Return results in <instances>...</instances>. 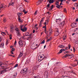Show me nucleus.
<instances>
[{
	"label": "nucleus",
	"mask_w": 78,
	"mask_h": 78,
	"mask_svg": "<svg viewBox=\"0 0 78 78\" xmlns=\"http://www.w3.org/2000/svg\"><path fill=\"white\" fill-rule=\"evenodd\" d=\"M15 30L16 31V33L17 34V38L18 39H20L21 38V35L20 34L19 30V29H18V28H17L15 29Z\"/></svg>",
	"instance_id": "nucleus-1"
},
{
	"label": "nucleus",
	"mask_w": 78,
	"mask_h": 78,
	"mask_svg": "<svg viewBox=\"0 0 78 78\" xmlns=\"http://www.w3.org/2000/svg\"><path fill=\"white\" fill-rule=\"evenodd\" d=\"M28 72V68H25L23 69L20 72V73L21 74H23V73H26Z\"/></svg>",
	"instance_id": "nucleus-2"
},
{
	"label": "nucleus",
	"mask_w": 78,
	"mask_h": 78,
	"mask_svg": "<svg viewBox=\"0 0 78 78\" xmlns=\"http://www.w3.org/2000/svg\"><path fill=\"white\" fill-rule=\"evenodd\" d=\"M64 56L65 58H67V56H72V57H70L69 58V59H71L72 58H73V57H74V55H73V54L70 55L69 54H66V55H65Z\"/></svg>",
	"instance_id": "nucleus-3"
},
{
	"label": "nucleus",
	"mask_w": 78,
	"mask_h": 78,
	"mask_svg": "<svg viewBox=\"0 0 78 78\" xmlns=\"http://www.w3.org/2000/svg\"><path fill=\"white\" fill-rule=\"evenodd\" d=\"M59 30H58V29H57L56 31L55 32V36H58L59 35Z\"/></svg>",
	"instance_id": "nucleus-4"
},
{
	"label": "nucleus",
	"mask_w": 78,
	"mask_h": 78,
	"mask_svg": "<svg viewBox=\"0 0 78 78\" xmlns=\"http://www.w3.org/2000/svg\"><path fill=\"white\" fill-rule=\"evenodd\" d=\"M20 28H21V30L23 32H25V31L27 30V29L26 27H24L23 29H22V26H20Z\"/></svg>",
	"instance_id": "nucleus-5"
},
{
	"label": "nucleus",
	"mask_w": 78,
	"mask_h": 78,
	"mask_svg": "<svg viewBox=\"0 0 78 78\" xmlns=\"http://www.w3.org/2000/svg\"><path fill=\"white\" fill-rule=\"evenodd\" d=\"M8 69L7 68H5V69H4L2 71L0 72V74H2V73H5V72H7V70H6V69Z\"/></svg>",
	"instance_id": "nucleus-6"
},
{
	"label": "nucleus",
	"mask_w": 78,
	"mask_h": 78,
	"mask_svg": "<svg viewBox=\"0 0 78 78\" xmlns=\"http://www.w3.org/2000/svg\"><path fill=\"white\" fill-rule=\"evenodd\" d=\"M23 55V53L20 52V54L19 55L18 57L17 58V59H19V58H20Z\"/></svg>",
	"instance_id": "nucleus-7"
},
{
	"label": "nucleus",
	"mask_w": 78,
	"mask_h": 78,
	"mask_svg": "<svg viewBox=\"0 0 78 78\" xmlns=\"http://www.w3.org/2000/svg\"><path fill=\"white\" fill-rule=\"evenodd\" d=\"M65 49H62L60 50V51H59L58 53L57 54L58 55H59V54H60V53H62V51H65Z\"/></svg>",
	"instance_id": "nucleus-8"
},
{
	"label": "nucleus",
	"mask_w": 78,
	"mask_h": 78,
	"mask_svg": "<svg viewBox=\"0 0 78 78\" xmlns=\"http://www.w3.org/2000/svg\"><path fill=\"white\" fill-rule=\"evenodd\" d=\"M19 43L20 47H22V46H23V43L22 41H20L19 42Z\"/></svg>",
	"instance_id": "nucleus-9"
},
{
	"label": "nucleus",
	"mask_w": 78,
	"mask_h": 78,
	"mask_svg": "<svg viewBox=\"0 0 78 78\" xmlns=\"http://www.w3.org/2000/svg\"><path fill=\"white\" fill-rule=\"evenodd\" d=\"M75 33H76V34H78V27L76 28L74 30Z\"/></svg>",
	"instance_id": "nucleus-10"
},
{
	"label": "nucleus",
	"mask_w": 78,
	"mask_h": 78,
	"mask_svg": "<svg viewBox=\"0 0 78 78\" xmlns=\"http://www.w3.org/2000/svg\"><path fill=\"white\" fill-rule=\"evenodd\" d=\"M3 8H5V7H4V6L3 5H1L0 6V11L3 9Z\"/></svg>",
	"instance_id": "nucleus-11"
},
{
	"label": "nucleus",
	"mask_w": 78,
	"mask_h": 78,
	"mask_svg": "<svg viewBox=\"0 0 78 78\" xmlns=\"http://www.w3.org/2000/svg\"><path fill=\"white\" fill-rule=\"evenodd\" d=\"M58 47H60V48H64L65 46L62 44H61L58 45Z\"/></svg>",
	"instance_id": "nucleus-12"
},
{
	"label": "nucleus",
	"mask_w": 78,
	"mask_h": 78,
	"mask_svg": "<svg viewBox=\"0 0 78 78\" xmlns=\"http://www.w3.org/2000/svg\"><path fill=\"white\" fill-rule=\"evenodd\" d=\"M64 21H63V22L61 23L59 25V26H63V25H64Z\"/></svg>",
	"instance_id": "nucleus-13"
},
{
	"label": "nucleus",
	"mask_w": 78,
	"mask_h": 78,
	"mask_svg": "<svg viewBox=\"0 0 78 78\" xmlns=\"http://www.w3.org/2000/svg\"><path fill=\"white\" fill-rule=\"evenodd\" d=\"M0 47L2 48H4V44L3 43H2L0 45Z\"/></svg>",
	"instance_id": "nucleus-14"
},
{
	"label": "nucleus",
	"mask_w": 78,
	"mask_h": 78,
	"mask_svg": "<svg viewBox=\"0 0 78 78\" xmlns=\"http://www.w3.org/2000/svg\"><path fill=\"white\" fill-rule=\"evenodd\" d=\"M45 18H44V17L43 18L41 21L40 22V24H42V22H43L44 21V19Z\"/></svg>",
	"instance_id": "nucleus-15"
},
{
	"label": "nucleus",
	"mask_w": 78,
	"mask_h": 78,
	"mask_svg": "<svg viewBox=\"0 0 78 78\" xmlns=\"http://www.w3.org/2000/svg\"><path fill=\"white\" fill-rule=\"evenodd\" d=\"M20 11L21 12H23V10H24L23 9L22 7H20Z\"/></svg>",
	"instance_id": "nucleus-16"
},
{
	"label": "nucleus",
	"mask_w": 78,
	"mask_h": 78,
	"mask_svg": "<svg viewBox=\"0 0 78 78\" xmlns=\"http://www.w3.org/2000/svg\"><path fill=\"white\" fill-rule=\"evenodd\" d=\"M67 38V37L66 35H65L63 36V41H65L66 39V38Z\"/></svg>",
	"instance_id": "nucleus-17"
},
{
	"label": "nucleus",
	"mask_w": 78,
	"mask_h": 78,
	"mask_svg": "<svg viewBox=\"0 0 78 78\" xmlns=\"http://www.w3.org/2000/svg\"><path fill=\"white\" fill-rule=\"evenodd\" d=\"M76 23H73V24H72L71 25V27H73V28H74V27H75V25H76Z\"/></svg>",
	"instance_id": "nucleus-18"
},
{
	"label": "nucleus",
	"mask_w": 78,
	"mask_h": 78,
	"mask_svg": "<svg viewBox=\"0 0 78 78\" xmlns=\"http://www.w3.org/2000/svg\"><path fill=\"white\" fill-rule=\"evenodd\" d=\"M25 36H29V33L28 32H27L25 34Z\"/></svg>",
	"instance_id": "nucleus-19"
},
{
	"label": "nucleus",
	"mask_w": 78,
	"mask_h": 78,
	"mask_svg": "<svg viewBox=\"0 0 78 78\" xmlns=\"http://www.w3.org/2000/svg\"><path fill=\"white\" fill-rule=\"evenodd\" d=\"M49 36H51V34H52V31H51V30H49Z\"/></svg>",
	"instance_id": "nucleus-20"
},
{
	"label": "nucleus",
	"mask_w": 78,
	"mask_h": 78,
	"mask_svg": "<svg viewBox=\"0 0 78 78\" xmlns=\"http://www.w3.org/2000/svg\"><path fill=\"white\" fill-rule=\"evenodd\" d=\"M48 2H49V3H53V2L52 1V0H48Z\"/></svg>",
	"instance_id": "nucleus-21"
},
{
	"label": "nucleus",
	"mask_w": 78,
	"mask_h": 78,
	"mask_svg": "<svg viewBox=\"0 0 78 78\" xmlns=\"http://www.w3.org/2000/svg\"><path fill=\"white\" fill-rule=\"evenodd\" d=\"M58 1H57L56 2H55V5H59V0H58Z\"/></svg>",
	"instance_id": "nucleus-22"
},
{
	"label": "nucleus",
	"mask_w": 78,
	"mask_h": 78,
	"mask_svg": "<svg viewBox=\"0 0 78 78\" xmlns=\"http://www.w3.org/2000/svg\"><path fill=\"white\" fill-rule=\"evenodd\" d=\"M56 8H60V5H59V4H57L56 5Z\"/></svg>",
	"instance_id": "nucleus-23"
},
{
	"label": "nucleus",
	"mask_w": 78,
	"mask_h": 78,
	"mask_svg": "<svg viewBox=\"0 0 78 78\" xmlns=\"http://www.w3.org/2000/svg\"><path fill=\"white\" fill-rule=\"evenodd\" d=\"M22 13H18V16H22Z\"/></svg>",
	"instance_id": "nucleus-24"
},
{
	"label": "nucleus",
	"mask_w": 78,
	"mask_h": 78,
	"mask_svg": "<svg viewBox=\"0 0 78 78\" xmlns=\"http://www.w3.org/2000/svg\"><path fill=\"white\" fill-rule=\"evenodd\" d=\"M56 66H59L60 65H61V63H59V62H58L56 63Z\"/></svg>",
	"instance_id": "nucleus-25"
},
{
	"label": "nucleus",
	"mask_w": 78,
	"mask_h": 78,
	"mask_svg": "<svg viewBox=\"0 0 78 78\" xmlns=\"http://www.w3.org/2000/svg\"><path fill=\"white\" fill-rule=\"evenodd\" d=\"M53 5H52L51 7V8L49 9V10H52L53 9Z\"/></svg>",
	"instance_id": "nucleus-26"
},
{
	"label": "nucleus",
	"mask_w": 78,
	"mask_h": 78,
	"mask_svg": "<svg viewBox=\"0 0 78 78\" xmlns=\"http://www.w3.org/2000/svg\"><path fill=\"white\" fill-rule=\"evenodd\" d=\"M13 3H12H12H10L9 4V6H13Z\"/></svg>",
	"instance_id": "nucleus-27"
},
{
	"label": "nucleus",
	"mask_w": 78,
	"mask_h": 78,
	"mask_svg": "<svg viewBox=\"0 0 78 78\" xmlns=\"http://www.w3.org/2000/svg\"><path fill=\"white\" fill-rule=\"evenodd\" d=\"M16 77V76H15V75H14L12 76L11 77V78H15Z\"/></svg>",
	"instance_id": "nucleus-28"
},
{
	"label": "nucleus",
	"mask_w": 78,
	"mask_h": 78,
	"mask_svg": "<svg viewBox=\"0 0 78 78\" xmlns=\"http://www.w3.org/2000/svg\"><path fill=\"white\" fill-rule=\"evenodd\" d=\"M25 11H26V10L25 9L24 10H23V12L25 14H27V12H26Z\"/></svg>",
	"instance_id": "nucleus-29"
},
{
	"label": "nucleus",
	"mask_w": 78,
	"mask_h": 78,
	"mask_svg": "<svg viewBox=\"0 0 78 78\" xmlns=\"http://www.w3.org/2000/svg\"><path fill=\"white\" fill-rule=\"evenodd\" d=\"M10 32L11 33H12L14 31V29H10Z\"/></svg>",
	"instance_id": "nucleus-30"
},
{
	"label": "nucleus",
	"mask_w": 78,
	"mask_h": 78,
	"mask_svg": "<svg viewBox=\"0 0 78 78\" xmlns=\"http://www.w3.org/2000/svg\"><path fill=\"white\" fill-rule=\"evenodd\" d=\"M9 39H10V40H11L12 39V35L11 34L9 36Z\"/></svg>",
	"instance_id": "nucleus-31"
},
{
	"label": "nucleus",
	"mask_w": 78,
	"mask_h": 78,
	"mask_svg": "<svg viewBox=\"0 0 78 78\" xmlns=\"http://www.w3.org/2000/svg\"><path fill=\"white\" fill-rule=\"evenodd\" d=\"M45 43V40H44L42 41V42L41 43V44H44Z\"/></svg>",
	"instance_id": "nucleus-32"
},
{
	"label": "nucleus",
	"mask_w": 78,
	"mask_h": 78,
	"mask_svg": "<svg viewBox=\"0 0 78 78\" xmlns=\"http://www.w3.org/2000/svg\"><path fill=\"white\" fill-rule=\"evenodd\" d=\"M34 78H39V76H34Z\"/></svg>",
	"instance_id": "nucleus-33"
},
{
	"label": "nucleus",
	"mask_w": 78,
	"mask_h": 78,
	"mask_svg": "<svg viewBox=\"0 0 78 78\" xmlns=\"http://www.w3.org/2000/svg\"><path fill=\"white\" fill-rule=\"evenodd\" d=\"M10 29H14V26L13 25H12L10 27Z\"/></svg>",
	"instance_id": "nucleus-34"
},
{
	"label": "nucleus",
	"mask_w": 78,
	"mask_h": 78,
	"mask_svg": "<svg viewBox=\"0 0 78 78\" xmlns=\"http://www.w3.org/2000/svg\"><path fill=\"white\" fill-rule=\"evenodd\" d=\"M61 20V19H56V22H58V20Z\"/></svg>",
	"instance_id": "nucleus-35"
},
{
	"label": "nucleus",
	"mask_w": 78,
	"mask_h": 78,
	"mask_svg": "<svg viewBox=\"0 0 78 78\" xmlns=\"http://www.w3.org/2000/svg\"><path fill=\"white\" fill-rule=\"evenodd\" d=\"M64 12H67V10H66V9H64Z\"/></svg>",
	"instance_id": "nucleus-36"
},
{
	"label": "nucleus",
	"mask_w": 78,
	"mask_h": 78,
	"mask_svg": "<svg viewBox=\"0 0 78 78\" xmlns=\"http://www.w3.org/2000/svg\"><path fill=\"white\" fill-rule=\"evenodd\" d=\"M74 6H78V4H77V3H75L74 4Z\"/></svg>",
	"instance_id": "nucleus-37"
},
{
	"label": "nucleus",
	"mask_w": 78,
	"mask_h": 78,
	"mask_svg": "<svg viewBox=\"0 0 78 78\" xmlns=\"http://www.w3.org/2000/svg\"><path fill=\"white\" fill-rule=\"evenodd\" d=\"M50 4H48L47 6H46V7H47L48 8H50Z\"/></svg>",
	"instance_id": "nucleus-38"
},
{
	"label": "nucleus",
	"mask_w": 78,
	"mask_h": 78,
	"mask_svg": "<svg viewBox=\"0 0 78 78\" xmlns=\"http://www.w3.org/2000/svg\"><path fill=\"white\" fill-rule=\"evenodd\" d=\"M6 19L4 18L3 21V22H4V23L6 22Z\"/></svg>",
	"instance_id": "nucleus-39"
},
{
	"label": "nucleus",
	"mask_w": 78,
	"mask_h": 78,
	"mask_svg": "<svg viewBox=\"0 0 78 78\" xmlns=\"http://www.w3.org/2000/svg\"><path fill=\"white\" fill-rule=\"evenodd\" d=\"M76 66H77V65L76 64L72 65V66H73V67H75Z\"/></svg>",
	"instance_id": "nucleus-40"
},
{
	"label": "nucleus",
	"mask_w": 78,
	"mask_h": 78,
	"mask_svg": "<svg viewBox=\"0 0 78 78\" xmlns=\"http://www.w3.org/2000/svg\"><path fill=\"white\" fill-rule=\"evenodd\" d=\"M18 20H21L20 16H18Z\"/></svg>",
	"instance_id": "nucleus-41"
},
{
	"label": "nucleus",
	"mask_w": 78,
	"mask_h": 78,
	"mask_svg": "<svg viewBox=\"0 0 78 78\" xmlns=\"http://www.w3.org/2000/svg\"><path fill=\"white\" fill-rule=\"evenodd\" d=\"M37 11H36L34 13V15H36L37 14Z\"/></svg>",
	"instance_id": "nucleus-42"
},
{
	"label": "nucleus",
	"mask_w": 78,
	"mask_h": 78,
	"mask_svg": "<svg viewBox=\"0 0 78 78\" xmlns=\"http://www.w3.org/2000/svg\"><path fill=\"white\" fill-rule=\"evenodd\" d=\"M8 44V40H7L6 42V45H7Z\"/></svg>",
	"instance_id": "nucleus-43"
},
{
	"label": "nucleus",
	"mask_w": 78,
	"mask_h": 78,
	"mask_svg": "<svg viewBox=\"0 0 78 78\" xmlns=\"http://www.w3.org/2000/svg\"><path fill=\"white\" fill-rule=\"evenodd\" d=\"M2 33L4 34L5 35H6V33H5V32H2V33H1V34H2Z\"/></svg>",
	"instance_id": "nucleus-44"
},
{
	"label": "nucleus",
	"mask_w": 78,
	"mask_h": 78,
	"mask_svg": "<svg viewBox=\"0 0 78 78\" xmlns=\"http://www.w3.org/2000/svg\"><path fill=\"white\" fill-rule=\"evenodd\" d=\"M56 70V67L54 68V72H55Z\"/></svg>",
	"instance_id": "nucleus-45"
},
{
	"label": "nucleus",
	"mask_w": 78,
	"mask_h": 78,
	"mask_svg": "<svg viewBox=\"0 0 78 78\" xmlns=\"http://www.w3.org/2000/svg\"><path fill=\"white\" fill-rule=\"evenodd\" d=\"M18 66V64H16L14 66V67H16Z\"/></svg>",
	"instance_id": "nucleus-46"
},
{
	"label": "nucleus",
	"mask_w": 78,
	"mask_h": 78,
	"mask_svg": "<svg viewBox=\"0 0 78 78\" xmlns=\"http://www.w3.org/2000/svg\"><path fill=\"white\" fill-rule=\"evenodd\" d=\"M19 22H21V23H22V22H23V21H22V20H19Z\"/></svg>",
	"instance_id": "nucleus-47"
},
{
	"label": "nucleus",
	"mask_w": 78,
	"mask_h": 78,
	"mask_svg": "<svg viewBox=\"0 0 78 78\" xmlns=\"http://www.w3.org/2000/svg\"><path fill=\"white\" fill-rule=\"evenodd\" d=\"M38 61H39V62H40V61H42V60H41V59H39V57L38 58Z\"/></svg>",
	"instance_id": "nucleus-48"
},
{
	"label": "nucleus",
	"mask_w": 78,
	"mask_h": 78,
	"mask_svg": "<svg viewBox=\"0 0 78 78\" xmlns=\"http://www.w3.org/2000/svg\"><path fill=\"white\" fill-rule=\"evenodd\" d=\"M73 52H75V48H74V47L73 48Z\"/></svg>",
	"instance_id": "nucleus-49"
},
{
	"label": "nucleus",
	"mask_w": 78,
	"mask_h": 78,
	"mask_svg": "<svg viewBox=\"0 0 78 78\" xmlns=\"http://www.w3.org/2000/svg\"><path fill=\"white\" fill-rule=\"evenodd\" d=\"M9 56H12L13 57H15V56L14 55H9Z\"/></svg>",
	"instance_id": "nucleus-50"
},
{
	"label": "nucleus",
	"mask_w": 78,
	"mask_h": 78,
	"mask_svg": "<svg viewBox=\"0 0 78 78\" xmlns=\"http://www.w3.org/2000/svg\"><path fill=\"white\" fill-rule=\"evenodd\" d=\"M69 53V52L68 51H66L64 52V54H66V53Z\"/></svg>",
	"instance_id": "nucleus-51"
},
{
	"label": "nucleus",
	"mask_w": 78,
	"mask_h": 78,
	"mask_svg": "<svg viewBox=\"0 0 78 78\" xmlns=\"http://www.w3.org/2000/svg\"><path fill=\"white\" fill-rule=\"evenodd\" d=\"M63 78H67V76H65L63 77Z\"/></svg>",
	"instance_id": "nucleus-52"
},
{
	"label": "nucleus",
	"mask_w": 78,
	"mask_h": 78,
	"mask_svg": "<svg viewBox=\"0 0 78 78\" xmlns=\"http://www.w3.org/2000/svg\"><path fill=\"white\" fill-rule=\"evenodd\" d=\"M43 28H44L45 29H46L47 28V27H46V25H45L44 27H43Z\"/></svg>",
	"instance_id": "nucleus-53"
},
{
	"label": "nucleus",
	"mask_w": 78,
	"mask_h": 78,
	"mask_svg": "<svg viewBox=\"0 0 78 78\" xmlns=\"http://www.w3.org/2000/svg\"><path fill=\"white\" fill-rule=\"evenodd\" d=\"M44 0H40L39 2H40V3H41Z\"/></svg>",
	"instance_id": "nucleus-54"
},
{
	"label": "nucleus",
	"mask_w": 78,
	"mask_h": 78,
	"mask_svg": "<svg viewBox=\"0 0 78 78\" xmlns=\"http://www.w3.org/2000/svg\"><path fill=\"white\" fill-rule=\"evenodd\" d=\"M76 44H78V41H76L75 42Z\"/></svg>",
	"instance_id": "nucleus-55"
},
{
	"label": "nucleus",
	"mask_w": 78,
	"mask_h": 78,
	"mask_svg": "<svg viewBox=\"0 0 78 78\" xmlns=\"http://www.w3.org/2000/svg\"><path fill=\"white\" fill-rule=\"evenodd\" d=\"M11 53L12 55H13V54H14L13 51H11Z\"/></svg>",
	"instance_id": "nucleus-56"
},
{
	"label": "nucleus",
	"mask_w": 78,
	"mask_h": 78,
	"mask_svg": "<svg viewBox=\"0 0 78 78\" xmlns=\"http://www.w3.org/2000/svg\"><path fill=\"white\" fill-rule=\"evenodd\" d=\"M14 50H15L14 48H12V50H11V51H13Z\"/></svg>",
	"instance_id": "nucleus-57"
},
{
	"label": "nucleus",
	"mask_w": 78,
	"mask_h": 78,
	"mask_svg": "<svg viewBox=\"0 0 78 78\" xmlns=\"http://www.w3.org/2000/svg\"><path fill=\"white\" fill-rule=\"evenodd\" d=\"M46 22L47 23V24H48V20H46Z\"/></svg>",
	"instance_id": "nucleus-58"
},
{
	"label": "nucleus",
	"mask_w": 78,
	"mask_h": 78,
	"mask_svg": "<svg viewBox=\"0 0 78 78\" xmlns=\"http://www.w3.org/2000/svg\"><path fill=\"white\" fill-rule=\"evenodd\" d=\"M39 58H42V56H39L38 57Z\"/></svg>",
	"instance_id": "nucleus-59"
},
{
	"label": "nucleus",
	"mask_w": 78,
	"mask_h": 78,
	"mask_svg": "<svg viewBox=\"0 0 78 78\" xmlns=\"http://www.w3.org/2000/svg\"><path fill=\"white\" fill-rule=\"evenodd\" d=\"M44 25H47V23H46V21L44 23Z\"/></svg>",
	"instance_id": "nucleus-60"
},
{
	"label": "nucleus",
	"mask_w": 78,
	"mask_h": 78,
	"mask_svg": "<svg viewBox=\"0 0 78 78\" xmlns=\"http://www.w3.org/2000/svg\"><path fill=\"white\" fill-rule=\"evenodd\" d=\"M69 49H70L71 47L70 44H69Z\"/></svg>",
	"instance_id": "nucleus-61"
},
{
	"label": "nucleus",
	"mask_w": 78,
	"mask_h": 78,
	"mask_svg": "<svg viewBox=\"0 0 78 78\" xmlns=\"http://www.w3.org/2000/svg\"><path fill=\"white\" fill-rule=\"evenodd\" d=\"M72 2H76V1H77V0H72Z\"/></svg>",
	"instance_id": "nucleus-62"
},
{
	"label": "nucleus",
	"mask_w": 78,
	"mask_h": 78,
	"mask_svg": "<svg viewBox=\"0 0 78 78\" xmlns=\"http://www.w3.org/2000/svg\"><path fill=\"white\" fill-rule=\"evenodd\" d=\"M50 41V39H48L47 41V42H49Z\"/></svg>",
	"instance_id": "nucleus-63"
},
{
	"label": "nucleus",
	"mask_w": 78,
	"mask_h": 78,
	"mask_svg": "<svg viewBox=\"0 0 78 78\" xmlns=\"http://www.w3.org/2000/svg\"><path fill=\"white\" fill-rule=\"evenodd\" d=\"M76 22H78V18H77L76 20Z\"/></svg>",
	"instance_id": "nucleus-64"
}]
</instances>
